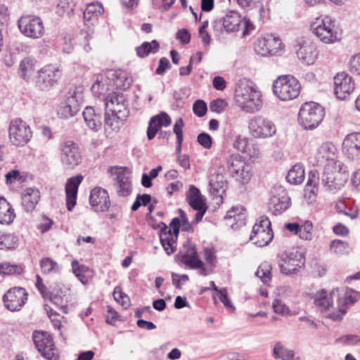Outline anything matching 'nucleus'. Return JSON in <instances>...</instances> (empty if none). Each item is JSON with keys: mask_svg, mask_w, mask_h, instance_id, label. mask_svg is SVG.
<instances>
[{"mask_svg": "<svg viewBox=\"0 0 360 360\" xmlns=\"http://www.w3.org/2000/svg\"><path fill=\"white\" fill-rule=\"evenodd\" d=\"M347 179V169L342 162L325 165L321 176L316 170H311L304 188V197L314 200L319 185L331 191L340 190Z\"/></svg>", "mask_w": 360, "mask_h": 360, "instance_id": "nucleus-1", "label": "nucleus"}, {"mask_svg": "<svg viewBox=\"0 0 360 360\" xmlns=\"http://www.w3.org/2000/svg\"><path fill=\"white\" fill-rule=\"evenodd\" d=\"M235 101L242 110L248 113L257 112L263 103L262 92L252 82L240 80L235 89Z\"/></svg>", "mask_w": 360, "mask_h": 360, "instance_id": "nucleus-2", "label": "nucleus"}, {"mask_svg": "<svg viewBox=\"0 0 360 360\" xmlns=\"http://www.w3.org/2000/svg\"><path fill=\"white\" fill-rule=\"evenodd\" d=\"M311 28L315 36L324 44H334L341 39V33L335 20L329 15L317 17Z\"/></svg>", "mask_w": 360, "mask_h": 360, "instance_id": "nucleus-3", "label": "nucleus"}, {"mask_svg": "<svg viewBox=\"0 0 360 360\" xmlns=\"http://www.w3.org/2000/svg\"><path fill=\"white\" fill-rule=\"evenodd\" d=\"M324 115V109L319 104L307 102L300 109L298 121L305 129H314L320 124Z\"/></svg>", "mask_w": 360, "mask_h": 360, "instance_id": "nucleus-4", "label": "nucleus"}, {"mask_svg": "<svg viewBox=\"0 0 360 360\" xmlns=\"http://www.w3.org/2000/svg\"><path fill=\"white\" fill-rule=\"evenodd\" d=\"M273 91L281 101L292 100L299 96L300 84L293 76L281 75L274 82Z\"/></svg>", "mask_w": 360, "mask_h": 360, "instance_id": "nucleus-5", "label": "nucleus"}, {"mask_svg": "<svg viewBox=\"0 0 360 360\" xmlns=\"http://www.w3.org/2000/svg\"><path fill=\"white\" fill-rule=\"evenodd\" d=\"M250 135L254 139H265L276 134V127L273 121L262 115H255L248 122Z\"/></svg>", "mask_w": 360, "mask_h": 360, "instance_id": "nucleus-6", "label": "nucleus"}, {"mask_svg": "<svg viewBox=\"0 0 360 360\" xmlns=\"http://www.w3.org/2000/svg\"><path fill=\"white\" fill-rule=\"evenodd\" d=\"M8 139L15 146H24L32 137V131L30 125L20 118L10 121L8 129Z\"/></svg>", "mask_w": 360, "mask_h": 360, "instance_id": "nucleus-7", "label": "nucleus"}, {"mask_svg": "<svg viewBox=\"0 0 360 360\" xmlns=\"http://www.w3.org/2000/svg\"><path fill=\"white\" fill-rule=\"evenodd\" d=\"M62 76V70L56 65L47 64L37 71L35 86L47 91L56 85Z\"/></svg>", "mask_w": 360, "mask_h": 360, "instance_id": "nucleus-8", "label": "nucleus"}, {"mask_svg": "<svg viewBox=\"0 0 360 360\" xmlns=\"http://www.w3.org/2000/svg\"><path fill=\"white\" fill-rule=\"evenodd\" d=\"M160 231V240L162 246L167 255L174 253L176 249L177 238L180 229L179 218H174L168 227L165 223Z\"/></svg>", "mask_w": 360, "mask_h": 360, "instance_id": "nucleus-9", "label": "nucleus"}, {"mask_svg": "<svg viewBox=\"0 0 360 360\" xmlns=\"http://www.w3.org/2000/svg\"><path fill=\"white\" fill-rule=\"evenodd\" d=\"M34 343L38 352L47 360H59V353L51 334L44 331H34Z\"/></svg>", "mask_w": 360, "mask_h": 360, "instance_id": "nucleus-10", "label": "nucleus"}, {"mask_svg": "<svg viewBox=\"0 0 360 360\" xmlns=\"http://www.w3.org/2000/svg\"><path fill=\"white\" fill-rule=\"evenodd\" d=\"M304 255L299 250H292L283 253L279 259V267L283 274L290 276L296 274L304 266Z\"/></svg>", "mask_w": 360, "mask_h": 360, "instance_id": "nucleus-11", "label": "nucleus"}, {"mask_svg": "<svg viewBox=\"0 0 360 360\" xmlns=\"http://www.w3.org/2000/svg\"><path fill=\"white\" fill-rule=\"evenodd\" d=\"M274 233L269 218L262 216L252 227L250 240L259 247L267 245L273 239Z\"/></svg>", "mask_w": 360, "mask_h": 360, "instance_id": "nucleus-12", "label": "nucleus"}, {"mask_svg": "<svg viewBox=\"0 0 360 360\" xmlns=\"http://www.w3.org/2000/svg\"><path fill=\"white\" fill-rule=\"evenodd\" d=\"M18 26L23 35L31 39H39L44 34V23L39 16L22 15L18 20Z\"/></svg>", "mask_w": 360, "mask_h": 360, "instance_id": "nucleus-13", "label": "nucleus"}, {"mask_svg": "<svg viewBox=\"0 0 360 360\" xmlns=\"http://www.w3.org/2000/svg\"><path fill=\"white\" fill-rule=\"evenodd\" d=\"M60 161L65 168L72 169L82 160V155L78 145L72 141H66L60 146Z\"/></svg>", "mask_w": 360, "mask_h": 360, "instance_id": "nucleus-14", "label": "nucleus"}, {"mask_svg": "<svg viewBox=\"0 0 360 360\" xmlns=\"http://www.w3.org/2000/svg\"><path fill=\"white\" fill-rule=\"evenodd\" d=\"M243 18L240 13L236 11H229L220 19L212 22V28L216 35H220L223 29L226 32H235L239 30Z\"/></svg>", "mask_w": 360, "mask_h": 360, "instance_id": "nucleus-15", "label": "nucleus"}, {"mask_svg": "<svg viewBox=\"0 0 360 360\" xmlns=\"http://www.w3.org/2000/svg\"><path fill=\"white\" fill-rule=\"evenodd\" d=\"M127 170V167L117 166L110 167L108 169V172L113 176L117 193L121 197L129 195L132 191L130 177L125 173Z\"/></svg>", "mask_w": 360, "mask_h": 360, "instance_id": "nucleus-16", "label": "nucleus"}, {"mask_svg": "<svg viewBox=\"0 0 360 360\" xmlns=\"http://www.w3.org/2000/svg\"><path fill=\"white\" fill-rule=\"evenodd\" d=\"M335 297L338 298V310L330 313L328 317L333 321H338L346 314L348 307L359 299L360 295L358 292L347 288L342 295L338 292Z\"/></svg>", "mask_w": 360, "mask_h": 360, "instance_id": "nucleus-17", "label": "nucleus"}, {"mask_svg": "<svg viewBox=\"0 0 360 360\" xmlns=\"http://www.w3.org/2000/svg\"><path fill=\"white\" fill-rule=\"evenodd\" d=\"M282 50V42L279 37L267 34L259 38L255 44V51L262 56L276 55Z\"/></svg>", "mask_w": 360, "mask_h": 360, "instance_id": "nucleus-18", "label": "nucleus"}, {"mask_svg": "<svg viewBox=\"0 0 360 360\" xmlns=\"http://www.w3.org/2000/svg\"><path fill=\"white\" fill-rule=\"evenodd\" d=\"M27 300V293L22 288L8 290L3 297L5 307L11 311H20Z\"/></svg>", "mask_w": 360, "mask_h": 360, "instance_id": "nucleus-19", "label": "nucleus"}, {"mask_svg": "<svg viewBox=\"0 0 360 360\" xmlns=\"http://www.w3.org/2000/svg\"><path fill=\"white\" fill-rule=\"evenodd\" d=\"M106 111L118 114V118L126 120L129 111L126 107L124 96L121 93L112 92L105 98Z\"/></svg>", "mask_w": 360, "mask_h": 360, "instance_id": "nucleus-20", "label": "nucleus"}, {"mask_svg": "<svg viewBox=\"0 0 360 360\" xmlns=\"http://www.w3.org/2000/svg\"><path fill=\"white\" fill-rule=\"evenodd\" d=\"M80 101L81 97L76 91L69 92L68 96L61 102L58 108V116L68 119L77 115L80 109Z\"/></svg>", "mask_w": 360, "mask_h": 360, "instance_id": "nucleus-21", "label": "nucleus"}, {"mask_svg": "<svg viewBox=\"0 0 360 360\" xmlns=\"http://www.w3.org/2000/svg\"><path fill=\"white\" fill-rule=\"evenodd\" d=\"M314 165H333V163L341 162L337 160V148L335 146L330 142L322 143L317 149L314 156Z\"/></svg>", "mask_w": 360, "mask_h": 360, "instance_id": "nucleus-22", "label": "nucleus"}, {"mask_svg": "<svg viewBox=\"0 0 360 360\" xmlns=\"http://www.w3.org/2000/svg\"><path fill=\"white\" fill-rule=\"evenodd\" d=\"M354 89V82L346 72H339L334 77V92L339 99H345Z\"/></svg>", "mask_w": 360, "mask_h": 360, "instance_id": "nucleus-23", "label": "nucleus"}, {"mask_svg": "<svg viewBox=\"0 0 360 360\" xmlns=\"http://www.w3.org/2000/svg\"><path fill=\"white\" fill-rule=\"evenodd\" d=\"M296 50L298 59L304 65L314 64L319 56V50L315 43L310 40H304L300 43Z\"/></svg>", "mask_w": 360, "mask_h": 360, "instance_id": "nucleus-24", "label": "nucleus"}, {"mask_svg": "<svg viewBox=\"0 0 360 360\" xmlns=\"http://www.w3.org/2000/svg\"><path fill=\"white\" fill-rule=\"evenodd\" d=\"M89 202L95 212H105L110 206L108 191L101 187H95L91 191Z\"/></svg>", "mask_w": 360, "mask_h": 360, "instance_id": "nucleus-25", "label": "nucleus"}, {"mask_svg": "<svg viewBox=\"0 0 360 360\" xmlns=\"http://www.w3.org/2000/svg\"><path fill=\"white\" fill-rule=\"evenodd\" d=\"M342 151L349 159L360 158V132H353L345 136L342 142Z\"/></svg>", "mask_w": 360, "mask_h": 360, "instance_id": "nucleus-26", "label": "nucleus"}, {"mask_svg": "<svg viewBox=\"0 0 360 360\" xmlns=\"http://www.w3.org/2000/svg\"><path fill=\"white\" fill-rule=\"evenodd\" d=\"M339 292L338 288L333 289L330 293L325 290H318L311 295L316 307L321 311H327L333 305V299Z\"/></svg>", "mask_w": 360, "mask_h": 360, "instance_id": "nucleus-27", "label": "nucleus"}, {"mask_svg": "<svg viewBox=\"0 0 360 360\" xmlns=\"http://www.w3.org/2000/svg\"><path fill=\"white\" fill-rule=\"evenodd\" d=\"M179 260L188 267H196L200 263L195 245L188 240L178 254Z\"/></svg>", "mask_w": 360, "mask_h": 360, "instance_id": "nucleus-28", "label": "nucleus"}, {"mask_svg": "<svg viewBox=\"0 0 360 360\" xmlns=\"http://www.w3.org/2000/svg\"><path fill=\"white\" fill-rule=\"evenodd\" d=\"M224 219L233 229H238L246 223V210L242 205L233 206L228 210Z\"/></svg>", "mask_w": 360, "mask_h": 360, "instance_id": "nucleus-29", "label": "nucleus"}, {"mask_svg": "<svg viewBox=\"0 0 360 360\" xmlns=\"http://www.w3.org/2000/svg\"><path fill=\"white\" fill-rule=\"evenodd\" d=\"M83 180L82 175L68 179L65 185L67 208L71 211L76 205L78 188Z\"/></svg>", "mask_w": 360, "mask_h": 360, "instance_id": "nucleus-30", "label": "nucleus"}, {"mask_svg": "<svg viewBox=\"0 0 360 360\" xmlns=\"http://www.w3.org/2000/svg\"><path fill=\"white\" fill-rule=\"evenodd\" d=\"M226 167L232 177L235 174H238L239 169H242V172H243L242 175L245 176L242 179L247 180L249 176V164L239 154H232L226 160Z\"/></svg>", "mask_w": 360, "mask_h": 360, "instance_id": "nucleus-31", "label": "nucleus"}, {"mask_svg": "<svg viewBox=\"0 0 360 360\" xmlns=\"http://www.w3.org/2000/svg\"><path fill=\"white\" fill-rule=\"evenodd\" d=\"M171 124V118L166 112L153 117L149 122L147 136L149 140H152L156 135L160 127H167Z\"/></svg>", "mask_w": 360, "mask_h": 360, "instance_id": "nucleus-32", "label": "nucleus"}, {"mask_svg": "<svg viewBox=\"0 0 360 360\" xmlns=\"http://www.w3.org/2000/svg\"><path fill=\"white\" fill-rule=\"evenodd\" d=\"M40 198L39 190L27 188L22 195V206L26 212H32L35 208Z\"/></svg>", "mask_w": 360, "mask_h": 360, "instance_id": "nucleus-33", "label": "nucleus"}, {"mask_svg": "<svg viewBox=\"0 0 360 360\" xmlns=\"http://www.w3.org/2000/svg\"><path fill=\"white\" fill-rule=\"evenodd\" d=\"M83 117L89 129L98 131L101 127V116L96 113L94 108L88 106L83 111Z\"/></svg>", "mask_w": 360, "mask_h": 360, "instance_id": "nucleus-34", "label": "nucleus"}, {"mask_svg": "<svg viewBox=\"0 0 360 360\" xmlns=\"http://www.w3.org/2000/svg\"><path fill=\"white\" fill-rule=\"evenodd\" d=\"M15 217L14 210L6 198L0 197V224H10Z\"/></svg>", "mask_w": 360, "mask_h": 360, "instance_id": "nucleus-35", "label": "nucleus"}, {"mask_svg": "<svg viewBox=\"0 0 360 360\" xmlns=\"http://www.w3.org/2000/svg\"><path fill=\"white\" fill-rule=\"evenodd\" d=\"M103 12V8L101 3L89 4L83 13L84 21L94 25Z\"/></svg>", "mask_w": 360, "mask_h": 360, "instance_id": "nucleus-36", "label": "nucleus"}, {"mask_svg": "<svg viewBox=\"0 0 360 360\" xmlns=\"http://www.w3.org/2000/svg\"><path fill=\"white\" fill-rule=\"evenodd\" d=\"M35 68V60L30 57H26L20 63L18 73L23 79L28 82L32 78Z\"/></svg>", "mask_w": 360, "mask_h": 360, "instance_id": "nucleus-37", "label": "nucleus"}, {"mask_svg": "<svg viewBox=\"0 0 360 360\" xmlns=\"http://www.w3.org/2000/svg\"><path fill=\"white\" fill-rule=\"evenodd\" d=\"M188 202L193 210H200L207 207L205 203L202 201V195L198 188L191 185L187 195Z\"/></svg>", "mask_w": 360, "mask_h": 360, "instance_id": "nucleus-38", "label": "nucleus"}, {"mask_svg": "<svg viewBox=\"0 0 360 360\" xmlns=\"http://www.w3.org/2000/svg\"><path fill=\"white\" fill-rule=\"evenodd\" d=\"M39 265L42 274L46 275L59 274L61 270V267L58 262L49 257H43L40 260Z\"/></svg>", "mask_w": 360, "mask_h": 360, "instance_id": "nucleus-39", "label": "nucleus"}, {"mask_svg": "<svg viewBox=\"0 0 360 360\" xmlns=\"http://www.w3.org/2000/svg\"><path fill=\"white\" fill-rule=\"evenodd\" d=\"M304 169L302 165L296 164L291 167L286 176L287 181L292 184H299L304 179Z\"/></svg>", "mask_w": 360, "mask_h": 360, "instance_id": "nucleus-40", "label": "nucleus"}, {"mask_svg": "<svg viewBox=\"0 0 360 360\" xmlns=\"http://www.w3.org/2000/svg\"><path fill=\"white\" fill-rule=\"evenodd\" d=\"M72 267L74 274L83 284L86 283L89 278L92 276L91 270L85 265H79L77 260L72 262Z\"/></svg>", "mask_w": 360, "mask_h": 360, "instance_id": "nucleus-41", "label": "nucleus"}, {"mask_svg": "<svg viewBox=\"0 0 360 360\" xmlns=\"http://www.w3.org/2000/svg\"><path fill=\"white\" fill-rule=\"evenodd\" d=\"M110 76L113 80L115 85L120 89H126L129 88L132 82V79L127 77L126 72L120 70L112 72Z\"/></svg>", "mask_w": 360, "mask_h": 360, "instance_id": "nucleus-42", "label": "nucleus"}, {"mask_svg": "<svg viewBox=\"0 0 360 360\" xmlns=\"http://www.w3.org/2000/svg\"><path fill=\"white\" fill-rule=\"evenodd\" d=\"M295 352L292 349L285 347L281 342L275 343L273 349V356L276 359L292 360Z\"/></svg>", "mask_w": 360, "mask_h": 360, "instance_id": "nucleus-43", "label": "nucleus"}, {"mask_svg": "<svg viewBox=\"0 0 360 360\" xmlns=\"http://www.w3.org/2000/svg\"><path fill=\"white\" fill-rule=\"evenodd\" d=\"M226 188V181H224V176L217 174L213 176L210 181V191L215 195H221Z\"/></svg>", "mask_w": 360, "mask_h": 360, "instance_id": "nucleus-44", "label": "nucleus"}, {"mask_svg": "<svg viewBox=\"0 0 360 360\" xmlns=\"http://www.w3.org/2000/svg\"><path fill=\"white\" fill-rule=\"evenodd\" d=\"M18 244V238L8 233H1L0 231V249L11 250L15 249Z\"/></svg>", "mask_w": 360, "mask_h": 360, "instance_id": "nucleus-45", "label": "nucleus"}, {"mask_svg": "<svg viewBox=\"0 0 360 360\" xmlns=\"http://www.w3.org/2000/svg\"><path fill=\"white\" fill-rule=\"evenodd\" d=\"M159 48V43L156 40H153L151 42H143L140 46L136 47V51L139 57L145 58L149 53H157Z\"/></svg>", "mask_w": 360, "mask_h": 360, "instance_id": "nucleus-46", "label": "nucleus"}, {"mask_svg": "<svg viewBox=\"0 0 360 360\" xmlns=\"http://www.w3.org/2000/svg\"><path fill=\"white\" fill-rule=\"evenodd\" d=\"M351 248L347 242L342 240L335 239L330 242V250L332 253L335 255L348 254Z\"/></svg>", "mask_w": 360, "mask_h": 360, "instance_id": "nucleus-47", "label": "nucleus"}, {"mask_svg": "<svg viewBox=\"0 0 360 360\" xmlns=\"http://www.w3.org/2000/svg\"><path fill=\"white\" fill-rule=\"evenodd\" d=\"M124 120H125L118 118V114L112 113L111 115H110L108 111H106L105 114V126L106 130L110 129L112 131H117Z\"/></svg>", "mask_w": 360, "mask_h": 360, "instance_id": "nucleus-48", "label": "nucleus"}, {"mask_svg": "<svg viewBox=\"0 0 360 360\" xmlns=\"http://www.w3.org/2000/svg\"><path fill=\"white\" fill-rule=\"evenodd\" d=\"M271 200L274 205V211L278 213H281L285 211L290 205V199L286 195H283L281 197L274 196Z\"/></svg>", "mask_w": 360, "mask_h": 360, "instance_id": "nucleus-49", "label": "nucleus"}, {"mask_svg": "<svg viewBox=\"0 0 360 360\" xmlns=\"http://www.w3.org/2000/svg\"><path fill=\"white\" fill-rule=\"evenodd\" d=\"M255 275L261 279L264 284H269L271 280V266L268 263L262 264Z\"/></svg>", "mask_w": 360, "mask_h": 360, "instance_id": "nucleus-50", "label": "nucleus"}, {"mask_svg": "<svg viewBox=\"0 0 360 360\" xmlns=\"http://www.w3.org/2000/svg\"><path fill=\"white\" fill-rule=\"evenodd\" d=\"M75 6V0H59L58 11L62 15L70 16L73 13Z\"/></svg>", "mask_w": 360, "mask_h": 360, "instance_id": "nucleus-51", "label": "nucleus"}, {"mask_svg": "<svg viewBox=\"0 0 360 360\" xmlns=\"http://www.w3.org/2000/svg\"><path fill=\"white\" fill-rule=\"evenodd\" d=\"M22 268L20 265L11 264L9 262L0 264V274L4 275L20 274Z\"/></svg>", "mask_w": 360, "mask_h": 360, "instance_id": "nucleus-52", "label": "nucleus"}, {"mask_svg": "<svg viewBox=\"0 0 360 360\" xmlns=\"http://www.w3.org/2000/svg\"><path fill=\"white\" fill-rule=\"evenodd\" d=\"M312 223L307 221L302 226H300L298 236L301 239L310 240L312 239Z\"/></svg>", "mask_w": 360, "mask_h": 360, "instance_id": "nucleus-53", "label": "nucleus"}, {"mask_svg": "<svg viewBox=\"0 0 360 360\" xmlns=\"http://www.w3.org/2000/svg\"><path fill=\"white\" fill-rule=\"evenodd\" d=\"M113 297L116 302H119L124 308L127 309L129 306V298L121 290V288L116 286L113 291Z\"/></svg>", "mask_w": 360, "mask_h": 360, "instance_id": "nucleus-54", "label": "nucleus"}, {"mask_svg": "<svg viewBox=\"0 0 360 360\" xmlns=\"http://www.w3.org/2000/svg\"><path fill=\"white\" fill-rule=\"evenodd\" d=\"M244 153L251 159H257L261 156L259 146L255 143H249Z\"/></svg>", "mask_w": 360, "mask_h": 360, "instance_id": "nucleus-55", "label": "nucleus"}, {"mask_svg": "<svg viewBox=\"0 0 360 360\" xmlns=\"http://www.w3.org/2000/svg\"><path fill=\"white\" fill-rule=\"evenodd\" d=\"M335 342H342L345 345H354L360 342V338L356 335H347L337 338Z\"/></svg>", "mask_w": 360, "mask_h": 360, "instance_id": "nucleus-56", "label": "nucleus"}, {"mask_svg": "<svg viewBox=\"0 0 360 360\" xmlns=\"http://www.w3.org/2000/svg\"><path fill=\"white\" fill-rule=\"evenodd\" d=\"M227 106V103L224 99L218 98L212 101L210 104V109L211 111L221 113Z\"/></svg>", "mask_w": 360, "mask_h": 360, "instance_id": "nucleus-57", "label": "nucleus"}, {"mask_svg": "<svg viewBox=\"0 0 360 360\" xmlns=\"http://www.w3.org/2000/svg\"><path fill=\"white\" fill-rule=\"evenodd\" d=\"M193 110L196 116H204L207 110L206 103L202 100L196 101L193 105Z\"/></svg>", "mask_w": 360, "mask_h": 360, "instance_id": "nucleus-58", "label": "nucleus"}, {"mask_svg": "<svg viewBox=\"0 0 360 360\" xmlns=\"http://www.w3.org/2000/svg\"><path fill=\"white\" fill-rule=\"evenodd\" d=\"M217 295L226 308L234 309V307L232 304L230 298L228 297L226 288L220 289V291H219V293L217 294Z\"/></svg>", "mask_w": 360, "mask_h": 360, "instance_id": "nucleus-59", "label": "nucleus"}, {"mask_svg": "<svg viewBox=\"0 0 360 360\" xmlns=\"http://www.w3.org/2000/svg\"><path fill=\"white\" fill-rule=\"evenodd\" d=\"M349 70L356 75H360V54L352 57L349 60Z\"/></svg>", "mask_w": 360, "mask_h": 360, "instance_id": "nucleus-60", "label": "nucleus"}, {"mask_svg": "<svg viewBox=\"0 0 360 360\" xmlns=\"http://www.w3.org/2000/svg\"><path fill=\"white\" fill-rule=\"evenodd\" d=\"M192 269H198L199 274L203 276H207L212 274L214 271V266L210 264L205 265L204 263L200 260V264H196V267H189Z\"/></svg>", "mask_w": 360, "mask_h": 360, "instance_id": "nucleus-61", "label": "nucleus"}, {"mask_svg": "<svg viewBox=\"0 0 360 360\" xmlns=\"http://www.w3.org/2000/svg\"><path fill=\"white\" fill-rule=\"evenodd\" d=\"M198 142L206 149H210L212 145V137L207 133H200L198 136Z\"/></svg>", "mask_w": 360, "mask_h": 360, "instance_id": "nucleus-62", "label": "nucleus"}, {"mask_svg": "<svg viewBox=\"0 0 360 360\" xmlns=\"http://www.w3.org/2000/svg\"><path fill=\"white\" fill-rule=\"evenodd\" d=\"M204 256L207 264L215 267L216 255L214 249L210 248H205Z\"/></svg>", "mask_w": 360, "mask_h": 360, "instance_id": "nucleus-63", "label": "nucleus"}, {"mask_svg": "<svg viewBox=\"0 0 360 360\" xmlns=\"http://www.w3.org/2000/svg\"><path fill=\"white\" fill-rule=\"evenodd\" d=\"M172 283L177 288H181V285L188 281V276L186 274H182L181 276L177 274L172 273Z\"/></svg>", "mask_w": 360, "mask_h": 360, "instance_id": "nucleus-64", "label": "nucleus"}]
</instances>
